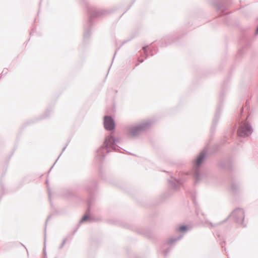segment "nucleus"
Returning <instances> with one entry per match:
<instances>
[{"label": "nucleus", "mask_w": 258, "mask_h": 258, "mask_svg": "<svg viewBox=\"0 0 258 258\" xmlns=\"http://www.w3.org/2000/svg\"><path fill=\"white\" fill-rule=\"evenodd\" d=\"M140 130L139 127H134L130 130L129 134L131 136H134Z\"/></svg>", "instance_id": "39448f33"}, {"label": "nucleus", "mask_w": 258, "mask_h": 258, "mask_svg": "<svg viewBox=\"0 0 258 258\" xmlns=\"http://www.w3.org/2000/svg\"><path fill=\"white\" fill-rule=\"evenodd\" d=\"M205 157V153L202 152L197 158L196 163L198 166L200 165Z\"/></svg>", "instance_id": "20e7f679"}, {"label": "nucleus", "mask_w": 258, "mask_h": 258, "mask_svg": "<svg viewBox=\"0 0 258 258\" xmlns=\"http://www.w3.org/2000/svg\"><path fill=\"white\" fill-rule=\"evenodd\" d=\"M251 133V130L250 126L246 123H242L240 125L237 134L241 137H245L249 136Z\"/></svg>", "instance_id": "f257e3e1"}, {"label": "nucleus", "mask_w": 258, "mask_h": 258, "mask_svg": "<svg viewBox=\"0 0 258 258\" xmlns=\"http://www.w3.org/2000/svg\"><path fill=\"white\" fill-rule=\"evenodd\" d=\"M104 125L105 128L109 131L113 130L115 126L113 119L109 116L104 117Z\"/></svg>", "instance_id": "f03ea898"}, {"label": "nucleus", "mask_w": 258, "mask_h": 258, "mask_svg": "<svg viewBox=\"0 0 258 258\" xmlns=\"http://www.w3.org/2000/svg\"><path fill=\"white\" fill-rule=\"evenodd\" d=\"M87 219V216H85L83 217V218L82 219V220L83 221H86Z\"/></svg>", "instance_id": "0eeeda50"}, {"label": "nucleus", "mask_w": 258, "mask_h": 258, "mask_svg": "<svg viewBox=\"0 0 258 258\" xmlns=\"http://www.w3.org/2000/svg\"><path fill=\"white\" fill-rule=\"evenodd\" d=\"M179 229L180 231H183L186 229V227L185 226H181V227H180Z\"/></svg>", "instance_id": "423d86ee"}, {"label": "nucleus", "mask_w": 258, "mask_h": 258, "mask_svg": "<svg viewBox=\"0 0 258 258\" xmlns=\"http://www.w3.org/2000/svg\"><path fill=\"white\" fill-rule=\"evenodd\" d=\"M115 142L114 138L112 136L107 138L104 142L106 147H110Z\"/></svg>", "instance_id": "7ed1b4c3"}]
</instances>
